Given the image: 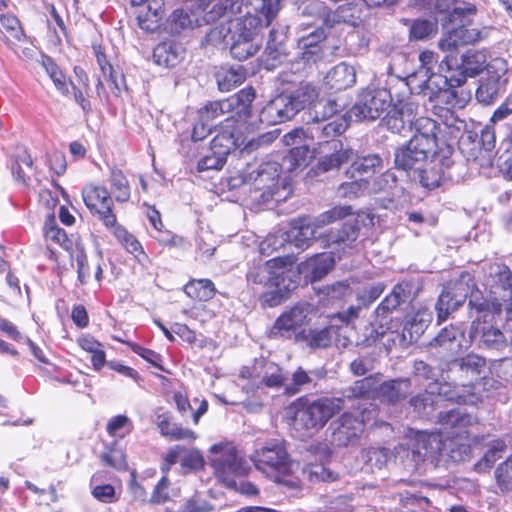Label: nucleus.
Returning <instances> with one entry per match:
<instances>
[{"instance_id": "nucleus-1", "label": "nucleus", "mask_w": 512, "mask_h": 512, "mask_svg": "<svg viewBox=\"0 0 512 512\" xmlns=\"http://www.w3.org/2000/svg\"><path fill=\"white\" fill-rule=\"evenodd\" d=\"M479 294L475 281L469 273H462L456 280L447 283L439 295L435 309L438 322L445 321L449 315L462 306L467 298L469 305L477 311H485L489 304L485 300L478 299Z\"/></svg>"}, {"instance_id": "nucleus-2", "label": "nucleus", "mask_w": 512, "mask_h": 512, "mask_svg": "<svg viewBox=\"0 0 512 512\" xmlns=\"http://www.w3.org/2000/svg\"><path fill=\"white\" fill-rule=\"evenodd\" d=\"M345 407V400L338 397H322L314 401H305L296 409L294 428L302 431L303 436H312Z\"/></svg>"}, {"instance_id": "nucleus-3", "label": "nucleus", "mask_w": 512, "mask_h": 512, "mask_svg": "<svg viewBox=\"0 0 512 512\" xmlns=\"http://www.w3.org/2000/svg\"><path fill=\"white\" fill-rule=\"evenodd\" d=\"M208 463L214 475L227 487L236 485V478L248 474L250 466L229 442L214 444L209 449Z\"/></svg>"}, {"instance_id": "nucleus-4", "label": "nucleus", "mask_w": 512, "mask_h": 512, "mask_svg": "<svg viewBox=\"0 0 512 512\" xmlns=\"http://www.w3.org/2000/svg\"><path fill=\"white\" fill-rule=\"evenodd\" d=\"M321 103L315 105L314 116L312 117V123L308 121V127L297 128L283 136V142L285 144H297L299 139H326L330 137H335L344 133L348 127L349 122L345 116L334 119L333 121L320 126L321 122H323L328 116L332 115L336 109L335 104L328 102L324 105V108L328 110V112H324L321 116L316 108L320 107Z\"/></svg>"}, {"instance_id": "nucleus-5", "label": "nucleus", "mask_w": 512, "mask_h": 512, "mask_svg": "<svg viewBox=\"0 0 512 512\" xmlns=\"http://www.w3.org/2000/svg\"><path fill=\"white\" fill-rule=\"evenodd\" d=\"M260 30L258 20L250 16L237 19L233 28L229 29L232 57L244 61L256 54L260 48V43L257 40Z\"/></svg>"}, {"instance_id": "nucleus-6", "label": "nucleus", "mask_w": 512, "mask_h": 512, "mask_svg": "<svg viewBox=\"0 0 512 512\" xmlns=\"http://www.w3.org/2000/svg\"><path fill=\"white\" fill-rule=\"evenodd\" d=\"M255 467L268 477L277 478L289 469V455L285 442L278 439L267 441L251 456Z\"/></svg>"}, {"instance_id": "nucleus-7", "label": "nucleus", "mask_w": 512, "mask_h": 512, "mask_svg": "<svg viewBox=\"0 0 512 512\" xmlns=\"http://www.w3.org/2000/svg\"><path fill=\"white\" fill-rule=\"evenodd\" d=\"M470 342L461 327L451 324L442 328L428 347L431 354L449 360L468 348Z\"/></svg>"}, {"instance_id": "nucleus-8", "label": "nucleus", "mask_w": 512, "mask_h": 512, "mask_svg": "<svg viewBox=\"0 0 512 512\" xmlns=\"http://www.w3.org/2000/svg\"><path fill=\"white\" fill-rule=\"evenodd\" d=\"M391 98L386 90L363 89L354 103V116L359 120L374 121L390 107Z\"/></svg>"}, {"instance_id": "nucleus-9", "label": "nucleus", "mask_w": 512, "mask_h": 512, "mask_svg": "<svg viewBox=\"0 0 512 512\" xmlns=\"http://www.w3.org/2000/svg\"><path fill=\"white\" fill-rule=\"evenodd\" d=\"M82 197L86 207L105 227L110 228L117 224L116 215L113 213V199L105 187L87 185L82 191Z\"/></svg>"}, {"instance_id": "nucleus-10", "label": "nucleus", "mask_w": 512, "mask_h": 512, "mask_svg": "<svg viewBox=\"0 0 512 512\" xmlns=\"http://www.w3.org/2000/svg\"><path fill=\"white\" fill-rule=\"evenodd\" d=\"M309 314V307L297 304L283 312L267 332L270 339H290L296 330L303 326Z\"/></svg>"}, {"instance_id": "nucleus-11", "label": "nucleus", "mask_w": 512, "mask_h": 512, "mask_svg": "<svg viewBox=\"0 0 512 512\" xmlns=\"http://www.w3.org/2000/svg\"><path fill=\"white\" fill-rule=\"evenodd\" d=\"M429 143L423 140L410 139L409 142L396 149L394 154L395 167L400 170H414L415 173L422 168L433 150L428 148Z\"/></svg>"}, {"instance_id": "nucleus-12", "label": "nucleus", "mask_w": 512, "mask_h": 512, "mask_svg": "<svg viewBox=\"0 0 512 512\" xmlns=\"http://www.w3.org/2000/svg\"><path fill=\"white\" fill-rule=\"evenodd\" d=\"M454 162L448 155L434 154L431 161L425 164V168L416 173L422 186L428 189L439 187L447 180H452Z\"/></svg>"}, {"instance_id": "nucleus-13", "label": "nucleus", "mask_w": 512, "mask_h": 512, "mask_svg": "<svg viewBox=\"0 0 512 512\" xmlns=\"http://www.w3.org/2000/svg\"><path fill=\"white\" fill-rule=\"evenodd\" d=\"M297 114L293 100L287 94H280L269 101L260 112V121L276 125L292 119Z\"/></svg>"}, {"instance_id": "nucleus-14", "label": "nucleus", "mask_w": 512, "mask_h": 512, "mask_svg": "<svg viewBox=\"0 0 512 512\" xmlns=\"http://www.w3.org/2000/svg\"><path fill=\"white\" fill-rule=\"evenodd\" d=\"M281 168V164L276 161L262 163L257 169L246 171L243 182L254 184L257 190L271 192L278 183Z\"/></svg>"}, {"instance_id": "nucleus-15", "label": "nucleus", "mask_w": 512, "mask_h": 512, "mask_svg": "<svg viewBox=\"0 0 512 512\" xmlns=\"http://www.w3.org/2000/svg\"><path fill=\"white\" fill-rule=\"evenodd\" d=\"M238 119L228 116L217 128V134L211 141V151L220 155L228 156L231 151L239 145L240 136L236 134V123Z\"/></svg>"}, {"instance_id": "nucleus-16", "label": "nucleus", "mask_w": 512, "mask_h": 512, "mask_svg": "<svg viewBox=\"0 0 512 512\" xmlns=\"http://www.w3.org/2000/svg\"><path fill=\"white\" fill-rule=\"evenodd\" d=\"M446 448L439 434L421 433L417 436L412 455L415 461H430L435 463Z\"/></svg>"}, {"instance_id": "nucleus-17", "label": "nucleus", "mask_w": 512, "mask_h": 512, "mask_svg": "<svg viewBox=\"0 0 512 512\" xmlns=\"http://www.w3.org/2000/svg\"><path fill=\"white\" fill-rule=\"evenodd\" d=\"M488 283L497 302H506L512 299V272L507 266L502 264L492 265ZM500 305V303H497V306Z\"/></svg>"}, {"instance_id": "nucleus-18", "label": "nucleus", "mask_w": 512, "mask_h": 512, "mask_svg": "<svg viewBox=\"0 0 512 512\" xmlns=\"http://www.w3.org/2000/svg\"><path fill=\"white\" fill-rule=\"evenodd\" d=\"M436 396L448 401L474 405L481 401V396L476 392L474 384H461L452 386L449 383H437L435 385Z\"/></svg>"}, {"instance_id": "nucleus-19", "label": "nucleus", "mask_w": 512, "mask_h": 512, "mask_svg": "<svg viewBox=\"0 0 512 512\" xmlns=\"http://www.w3.org/2000/svg\"><path fill=\"white\" fill-rule=\"evenodd\" d=\"M480 38L481 33L479 30L466 25H460L450 30L441 38L438 46L444 52H451L460 46L473 44L480 40Z\"/></svg>"}, {"instance_id": "nucleus-20", "label": "nucleus", "mask_w": 512, "mask_h": 512, "mask_svg": "<svg viewBox=\"0 0 512 512\" xmlns=\"http://www.w3.org/2000/svg\"><path fill=\"white\" fill-rule=\"evenodd\" d=\"M326 150H334V153L322 157L318 164L317 169L323 173L340 167V165L349 159L348 151H342V144L337 140H324L318 143L314 148V153L321 154Z\"/></svg>"}, {"instance_id": "nucleus-21", "label": "nucleus", "mask_w": 512, "mask_h": 512, "mask_svg": "<svg viewBox=\"0 0 512 512\" xmlns=\"http://www.w3.org/2000/svg\"><path fill=\"white\" fill-rule=\"evenodd\" d=\"M198 11H188L185 9H176L167 19L166 29L172 34H179L186 29L200 27L203 24V17Z\"/></svg>"}, {"instance_id": "nucleus-22", "label": "nucleus", "mask_w": 512, "mask_h": 512, "mask_svg": "<svg viewBox=\"0 0 512 512\" xmlns=\"http://www.w3.org/2000/svg\"><path fill=\"white\" fill-rule=\"evenodd\" d=\"M410 85L417 93L428 96L431 101H434L449 86V81L447 76L430 72L427 76H420L414 84Z\"/></svg>"}, {"instance_id": "nucleus-23", "label": "nucleus", "mask_w": 512, "mask_h": 512, "mask_svg": "<svg viewBox=\"0 0 512 512\" xmlns=\"http://www.w3.org/2000/svg\"><path fill=\"white\" fill-rule=\"evenodd\" d=\"M184 57L183 47L173 41L158 44L153 51L154 62L158 66L172 68L178 65Z\"/></svg>"}, {"instance_id": "nucleus-24", "label": "nucleus", "mask_w": 512, "mask_h": 512, "mask_svg": "<svg viewBox=\"0 0 512 512\" xmlns=\"http://www.w3.org/2000/svg\"><path fill=\"white\" fill-rule=\"evenodd\" d=\"M326 38L324 28H316L307 35H303L298 40V46L303 50L302 58L309 62H316L323 56L321 42Z\"/></svg>"}, {"instance_id": "nucleus-25", "label": "nucleus", "mask_w": 512, "mask_h": 512, "mask_svg": "<svg viewBox=\"0 0 512 512\" xmlns=\"http://www.w3.org/2000/svg\"><path fill=\"white\" fill-rule=\"evenodd\" d=\"M411 381L408 378H399L383 382L379 385L378 395L390 404H396L410 394Z\"/></svg>"}, {"instance_id": "nucleus-26", "label": "nucleus", "mask_w": 512, "mask_h": 512, "mask_svg": "<svg viewBox=\"0 0 512 512\" xmlns=\"http://www.w3.org/2000/svg\"><path fill=\"white\" fill-rule=\"evenodd\" d=\"M352 306L343 313L331 316L332 335H335V344L338 348H347L350 345L352 333Z\"/></svg>"}, {"instance_id": "nucleus-27", "label": "nucleus", "mask_w": 512, "mask_h": 512, "mask_svg": "<svg viewBox=\"0 0 512 512\" xmlns=\"http://www.w3.org/2000/svg\"><path fill=\"white\" fill-rule=\"evenodd\" d=\"M316 236V231L307 218L295 219L287 233V239L300 250L309 247L310 241Z\"/></svg>"}, {"instance_id": "nucleus-28", "label": "nucleus", "mask_w": 512, "mask_h": 512, "mask_svg": "<svg viewBox=\"0 0 512 512\" xmlns=\"http://www.w3.org/2000/svg\"><path fill=\"white\" fill-rule=\"evenodd\" d=\"M250 4L254 14L248 12L245 16L258 20L259 29L268 27L281 9L280 0H251Z\"/></svg>"}, {"instance_id": "nucleus-29", "label": "nucleus", "mask_w": 512, "mask_h": 512, "mask_svg": "<svg viewBox=\"0 0 512 512\" xmlns=\"http://www.w3.org/2000/svg\"><path fill=\"white\" fill-rule=\"evenodd\" d=\"M474 333L480 336V345L488 350L502 352L508 348V342L503 332L492 325L477 326Z\"/></svg>"}, {"instance_id": "nucleus-30", "label": "nucleus", "mask_w": 512, "mask_h": 512, "mask_svg": "<svg viewBox=\"0 0 512 512\" xmlns=\"http://www.w3.org/2000/svg\"><path fill=\"white\" fill-rule=\"evenodd\" d=\"M279 263L283 264V260L280 258H274L267 261L264 265L251 269L247 274L248 282L263 287H273L274 285H278V274L273 272L272 269Z\"/></svg>"}, {"instance_id": "nucleus-31", "label": "nucleus", "mask_w": 512, "mask_h": 512, "mask_svg": "<svg viewBox=\"0 0 512 512\" xmlns=\"http://www.w3.org/2000/svg\"><path fill=\"white\" fill-rule=\"evenodd\" d=\"M296 140L298 143L294 144L295 147L290 149L287 155L283 157L281 164L289 172L306 167L309 160L316 156L314 150L310 151L307 144H301L304 139L297 138Z\"/></svg>"}, {"instance_id": "nucleus-32", "label": "nucleus", "mask_w": 512, "mask_h": 512, "mask_svg": "<svg viewBox=\"0 0 512 512\" xmlns=\"http://www.w3.org/2000/svg\"><path fill=\"white\" fill-rule=\"evenodd\" d=\"M160 0H153L143 9L136 10V19L139 27L147 32H154L160 27L163 17Z\"/></svg>"}, {"instance_id": "nucleus-33", "label": "nucleus", "mask_w": 512, "mask_h": 512, "mask_svg": "<svg viewBox=\"0 0 512 512\" xmlns=\"http://www.w3.org/2000/svg\"><path fill=\"white\" fill-rule=\"evenodd\" d=\"M396 176L390 171H386L379 177L375 178L371 185L370 180L367 178H360L359 181H354V194L357 193H368L376 194L383 191L392 189L396 185Z\"/></svg>"}, {"instance_id": "nucleus-34", "label": "nucleus", "mask_w": 512, "mask_h": 512, "mask_svg": "<svg viewBox=\"0 0 512 512\" xmlns=\"http://www.w3.org/2000/svg\"><path fill=\"white\" fill-rule=\"evenodd\" d=\"M470 100V93L464 90H456L447 86L436 98L435 102L442 113H448L454 109H462Z\"/></svg>"}, {"instance_id": "nucleus-35", "label": "nucleus", "mask_w": 512, "mask_h": 512, "mask_svg": "<svg viewBox=\"0 0 512 512\" xmlns=\"http://www.w3.org/2000/svg\"><path fill=\"white\" fill-rule=\"evenodd\" d=\"M297 342L303 341L311 349H324L332 343L331 324L325 328L303 330L295 335Z\"/></svg>"}, {"instance_id": "nucleus-36", "label": "nucleus", "mask_w": 512, "mask_h": 512, "mask_svg": "<svg viewBox=\"0 0 512 512\" xmlns=\"http://www.w3.org/2000/svg\"><path fill=\"white\" fill-rule=\"evenodd\" d=\"M258 377L260 378V386L271 389L285 386L288 379L287 373L278 364L270 361L262 362Z\"/></svg>"}, {"instance_id": "nucleus-37", "label": "nucleus", "mask_w": 512, "mask_h": 512, "mask_svg": "<svg viewBox=\"0 0 512 512\" xmlns=\"http://www.w3.org/2000/svg\"><path fill=\"white\" fill-rule=\"evenodd\" d=\"M218 88L222 92H228L241 85L246 78V70L240 66L221 67L215 74Z\"/></svg>"}, {"instance_id": "nucleus-38", "label": "nucleus", "mask_w": 512, "mask_h": 512, "mask_svg": "<svg viewBox=\"0 0 512 512\" xmlns=\"http://www.w3.org/2000/svg\"><path fill=\"white\" fill-rule=\"evenodd\" d=\"M438 422L446 429H466L478 422L475 416L466 413L463 409L457 408L446 412H440Z\"/></svg>"}, {"instance_id": "nucleus-39", "label": "nucleus", "mask_w": 512, "mask_h": 512, "mask_svg": "<svg viewBox=\"0 0 512 512\" xmlns=\"http://www.w3.org/2000/svg\"><path fill=\"white\" fill-rule=\"evenodd\" d=\"M255 99V90L252 87H246L233 96L226 98L230 104L234 119L247 118L250 115V105Z\"/></svg>"}, {"instance_id": "nucleus-40", "label": "nucleus", "mask_w": 512, "mask_h": 512, "mask_svg": "<svg viewBox=\"0 0 512 512\" xmlns=\"http://www.w3.org/2000/svg\"><path fill=\"white\" fill-rule=\"evenodd\" d=\"M334 259L330 254H318L301 265L302 271L310 272L311 282L321 280L333 267Z\"/></svg>"}, {"instance_id": "nucleus-41", "label": "nucleus", "mask_w": 512, "mask_h": 512, "mask_svg": "<svg viewBox=\"0 0 512 512\" xmlns=\"http://www.w3.org/2000/svg\"><path fill=\"white\" fill-rule=\"evenodd\" d=\"M235 5L234 0H207L206 4L199 6V10L203 22L209 24L224 16L228 11L235 12Z\"/></svg>"}, {"instance_id": "nucleus-42", "label": "nucleus", "mask_w": 512, "mask_h": 512, "mask_svg": "<svg viewBox=\"0 0 512 512\" xmlns=\"http://www.w3.org/2000/svg\"><path fill=\"white\" fill-rule=\"evenodd\" d=\"M432 315L427 310H419L410 316L404 325L403 336L409 335L410 341H416L428 328Z\"/></svg>"}, {"instance_id": "nucleus-43", "label": "nucleus", "mask_w": 512, "mask_h": 512, "mask_svg": "<svg viewBox=\"0 0 512 512\" xmlns=\"http://www.w3.org/2000/svg\"><path fill=\"white\" fill-rule=\"evenodd\" d=\"M382 158L378 154H368L354 158V181L360 178L368 180L374 175L377 169H381Z\"/></svg>"}, {"instance_id": "nucleus-44", "label": "nucleus", "mask_w": 512, "mask_h": 512, "mask_svg": "<svg viewBox=\"0 0 512 512\" xmlns=\"http://www.w3.org/2000/svg\"><path fill=\"white\" fill-rule=\"evenodd\" d=\"M410 293V286L408 284H397L391 293L387 295L376 308L378 316H385L395 310L402 302H405Z\"/></svg>"}, {"instance_id": "nucleus-45", "label": "nucleus", "mask_w": 512, "mask_h": 512, "mask_svg": "<svg viewBox=\"0 0 512 512\" xmlns=\"http://www.w3.org/2000/svg\"><path fill=\"white\" fill-rule=\"evenodd\" d=\"M453 364L459 367L460 372L466 377L470 378L469 383L477 379L486 367L485 358L476 354H467L466 356L455 359Z\"/></svg>"}, {"instance_id": "nucleus-46", "label": "nucleus", "mask_w": 512, "mask_h": 512, "mask_svg": "<svg viewBox=\"0 0 512 512\" xmlns=\"http://www.w3.org/2000/svg\"><path fill=\"white\" fill-rule=\"evenodd\" d=\"M332 442L337 446H347L352 440V414L344 412L332 422Z\"/></svg>"}, {"instance_id": "nucleus-47", "label": "nucleus", "mask_w": 512, "mask_h": 512, "mask_svg": "<svg viewBox=\"0 0 512 512\" xmlns=\"http://www.w3.org/2000/svg\"><path fill=\"white\" fill-rule=\"evenodd\" d=\"M436 398L435 389L429 384L426 390L411 397L409 404L418 416L426 417L434 411Z\"/></svg>"}, {"instance_id": "nucleus-48", "label": "nucleus", "mask_w": 512, "mask_h": 512, "mask_svg": "<svg viewBox=\"0 0 512 512\" xmlns=\"http://www.w3.org/2000/svg\"><path fill=\"white\" fill-rule=\"evenodd\" d=\"M505 80H501L499 76H490L485 81L481 82L477 91V100L485 105L493 103L500 95L504 88Z\"/></svg>"}, {"instance_id": "nucleus-49", "label": "nucleus", "mask_w": 512, "mask_h": 512, "mask_svg": "<svg viewBox=\"0 0 512 512\" xmlns=\"http://www.w3.org/2000/svg\"><path fill=\"white\" fill-rule=\"evenodd\" d=\"M415 134L411 139L423 140L429 143L428 148L434 151L437 146V123L436 121L421 117L415 121Z\"/></svg>"}, {"instance_id": "nucleus-50", "label": "nucleus", "mask_w": 512, "mask_h": 512, "mask_svg": "<svg viewBox=\"0 0 512 512\" xmlns=\"http://www.w3.org/2000/svg\"><path fill=\"white\" fill-rule=\"evenodd\" d=\"M45 237L47 241H51L65 251L71 252L74 247V240L66 234V232L56 225L54 216L49 217L45 224Z\"/></svg>"}, {"instance_id": "nucleus-51", "label": "nucleus", "mask_w": 512, "mask_h": 512, "mask_svg": "<svg viewBox=\"0 0 512 512\" xmlns=\"http://www.w3.org/2000/svg\"><path fill=\"white\" fill-rule=\"evenodd\" d=\"M187 296L200 301H208L215 295V286L209 279L190 281L184 288Z\"/></svg>"}, {"instance_id": "nucleus-52", "label": "nucleus", "mask_w": 512, "mask_h": 512, "mask_svg": "<svg viewBox=\"0 0 512 512\" xmlns=\"http://www.w3.org/2000/svg\"><path fill=\"white\" fill-rule=\"evenodd\" d=\"M487 65L486 55L479 51H468L462 55L461 69L469 77L481 73Z\"/></svg>"}, {"instance_id": "nucleus-53", "label": "nucleus", "mask_w": 512, "mask_h": 512, "mask_svg": "<svg viewBox=\"0 0 512 512\" xmlns=\"http://www.w3.org/2000/svg\"><path fill=\"white\" fill-rule=\"evenodd\" d=\"M229 105L230 104L226 99L208 102L198 110V118H200L201 121L210 123L213 120L226 114L231 116L232 110Z\"/></svg>"}, {"instance_id": "nucleus-54", "label": "nucleus", "mask_w": 512, "mask_h": 512, "mask_svg": "<svg viewBox=\"0 0 512 512\" xmlns=\"http://www.w3.org/2000/svg\"><path fill=\"white\" fill-rule=\"evenodd\" d=\"M289 99L293 100V105L297 113L306 106L311 105L318 98V90L309 84L302 85L291 94H287Z\"/></svg>"}, {"instance_id": "nucleus-55", "label": "nucleus", "mask_w": 512, "mask_h": 512, "mask_svg": "<svg viewBox=\"0 0 512 512\" xmlns=\"http://www.w3.org/2000/svg\"><path fill=\"white\" fill-rule=\"evenodd\" d=\"M110 184L115 200L118 202H127L130 198L129 182L124 173L113 168L110 173Z\"/></svg>"}, {"instance_id": "nucleus-56", "label": "nucleus", "mask_w": 512, "mask_h": 512, "mask_svg": "<svg viewBox=\"0 0 512 512\" xmlns=\"http://www.w3.org/2000/svg\"><path fill=\"white\" fill-rule=\"evenodd\" d=\"M160 432L163 436L169 437L171 440H188L194 441L197 435L194 431L178 426L177 424L170 423L166 419L158 422Z\"/></svg>"}, {"instance_id": "nucleus-57", "label": "nucleus", "mask_w": 512, "mask_h": 512, "mask_svg": "<svg viewBox=\"0 0 512 512\" xmlns=\"http://www.w3.org/2000/svg\"><path fill=\"white\" fill-rule=\"evenodd\" d=\"M350 214V206H335L332 209L318 215L316 218H314L313 221H310V223L312 224L316 231L318 228H322L326 225H329L335 222L336 220L343 219Z\"/></svg>"}, {"instance_id": "nucleus-58", "label": "nucleus", "mask_w": 512, "mask_h": 512, "mask_svg": "<svg viewBox=\"0 0 512 512\" xmlns=\"http://www.w3.org/2000/svg\"><path fill=\"white\" fill-rule=\"evenodd\" d=\"M100 458L104 465L116 470L124 471L128 467L124 451L116 445L107 447Z\"/></svg>"}, {"instance_id": "nucleus-59", "label": "nucleus", "mask_w": 512, "mask_h": 512, "mask_svg": "<svg viewBox=\"0 0 512 512\" xmlns=\"http://www.w3.org/2000/svg\"><path fill=\"white\" fill-rule=\"evenodd\" d=\"M384 291L382 283H369L356 290L358 308L367 307L374 302Z\"/></svg>"}, {"instance_id": "nucleus-60", "label": "nucleus", "mask_w": 512, "mask_h": 512, "mask_svg": "<svg viewBox=\"0 0 512 512\" xmlns=\"http://www.w3.org/2000/svg\"><path fill=\"white\" fill-rule=\"evenodd\" d=\"M437 33V24L427 19L412 21L409 36L412 40H425Z\"/></svg>"}, {"instance_id": "nucleus-61", "label": "nucleus", "mask_w": 512, "mask_h": 512, "mask_svg": "<svg viewBox=\"0 0 512 512\" xmlns=\"http://www.w3.org/2000/svg\"><path fill=\"white\" fill-rule=\"evenodd\" d=\"M361 458L366 471L373 472L375 468L381 469L387 463L388 455L385 449L370 448L362 451Z\"/></svg>"}, {"instance_id": "nucleus-62", "label": "nucleus", "mask_w": 512, "mask_h": 512, "mask_svg": "<svg viewBox=\"0 0 512 512\" xmlns=\"http://www.w3.org/2000/svg\"><path fill=\"white\" fill-rule=\"evenodd\" d=\"M349 66L346 63H340L336 65L328 74L327 80L332 88L340 90L349 85L352 81L349 79Z\"/></svg>"}, {"instance_id": "nucleus-63", "label": "nucleus", "mask_w": 512, "mask_h": 512, "mask_svg": "<svg viewBox=\"0 0 512 512\" xmlns=\"http://www.w3.org/2000/svg\"><path fill=\"white\" fill-rule=\"evenodd\" d=\"M507 450V446L503 440H495L489 446V449L484 454L482 459L476 465L479 469L483 466L490 468L492 465L501 458Z\"/></svg>"}, {"instance_id": "nucleus-64", "label": "nucleus", "mask_w": 512, "mask_h": 512, "mask_svg": "<svg viewBox=\"0 0 512 512\" xmlns=\"http://www.w3.org/2000/svg\"><path fill=\"white\" fill-rule=\"evenodd\" d=\"M495 477L502 491H512V456L497 467Z\"/></svg>"}]
</instances>
